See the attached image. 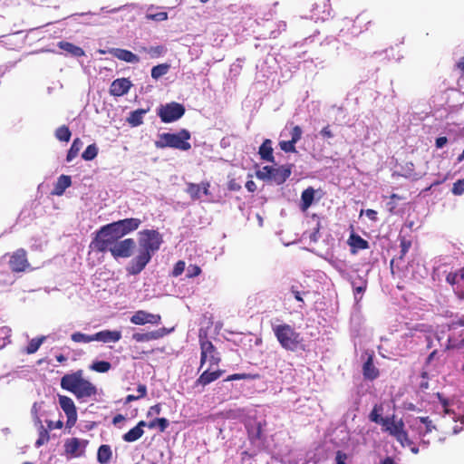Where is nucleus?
<instances>
[{"instance_id":"nucleus-27","label":"nucleus","mask_w":464,"mask_h":464,"mask_svg":"<svg viewBox=\"0 0 464 464\" xmlns=\"http://www.w3.org/2000/svg\"><path fill=\"white\" fill-rule=\"evenodd\" d=\"M112 458V451L110 445L102 444L99 447L97 451V461L100 464H108Z\"/></svg>"},{"instance_id":"nucleus-55","label":"nucleus","mask_w":464,"mask_h":464,"mask_svg":"<svg viewBox=\"0 0 464 464\" xmlns=\"http://www.w3.org/2000/svg\"><path fill=\"white\" fill-rule=\"evenodd\" d=\"M161 411V406L160 403H157L153 406H151L150 409H149V411H148V416L150 415H153V414H160Z\"/></svg>"},{"instance_id":"nucleus-61","label":"nucleus","mask_w":464,"mask_h":464,"mask_svg":"<svg viewBox=\"0 0 464 464\" xmlns=\"http://www.w3.org/2000/svg\"><path fill=\"white\" fill-rule=\"evenodd\" d=\"M366 213V216L372 219V220H376L377 219V212L373 209H367L365 211Z\"/></svg>"},{"instance_id":"nucleus-1","label":"nucleus","mask_w":464,"mask_h":464,"mask_svg":"<svg viewBox=\"0 0 464 464\" xmlns=\"http://www.w3.org/2000/svg\"><path fill=\"white\" fill-rule=\"evenodd\" d=\"M140 223V219L130 218L102 226L96 231L90 243V248L99 253L111 252L119 239L138 229Z\"/></svg>"},{"instance_id":"nucleus-44","label":"nucleus","mask_w":464,"mask_h":464,"mask_svg":"<svg viewBox=\"0 0 464 464\" xmlns=\"http://www.w3.org/2000/svg\"><path fill=\"white\" fill-rule=\"evenodd\" d=\"M186 191L192 199H198L200 198L201 186L199 184L188 183Z\"/></svg>"},{"instance_id":"nucleus-10","label":"nucleus","mask_w":464,"mask_h":464,"mask_svg":"<svg viewBox=\"0 0 464 464\" xmlns=\"http://www.w3.org/2000/svg\"><path fill=\"white\" fill-rule=\"evenodd\" d=\"M9 267L14 273L24 272L29 266L30 263L27 259V253L24 248L15 250L9 258Z\"/></svg>"},{"instance_id":"nucleus-56","label":"nucleus","mask_w":464,"mask_h":464,"mask_svg":"<svg viewBox=\"0 0 464 464\" xmlns=\"http://www.w3.org/2000/svg\"><path fill=\"white\" fill-rule=\"evenodd\" d=\"M448 142L447 137H439L436 139L435 145L438 149L444 147Z\"/></svg>"},{"instance_id":"nucleus-38","label":"nucleus","mask_w":464,"mask_h":464,"mask_svg":"<svg viewBox=\"0 0 464 464\" xmlns=\"http://www.w3.org/2000/svg\"><path fill=\"white\" fill-rule=\"evenodd\" d=\"M45 336H41L38 338H33L28 345L25 348V353L27 354H33L37 352V350L40 348L42 343L44 342Z\"/></svg>"},{"instance_id":"nucleus-23","label":"nucleus","mask_w":464,"mask_h":464,"mask_svg":"<svg viewBox=\"0 0 464 464\" xmlns=\"http://www.w3.org/2000/svg\"><path fill=\"white\" fill-rule=\"evenodd\" d=\"M147 425V422L144 420H140L138 424L130 429L128 432L123 434L122 440L125 442H134L140 439L144 434L143 428Z\"/></svg>"},{"instance_id":"nucleus-30","label":"nucleus","mask_w":464,"mask_h":464,"mask_svg":"<svg viewBox=\"0 0 464 464\" xmlns=\"http://www.w3.org/2000/svg\"><path fill=\"white\" fill-rule=\"evenodd\" d=\"M72 185V179L70 176L61 175L54 186L53 194L61 196L64 193L65 189Z\"/></svg>"},{"instance_id":"nucleus-25","label":"nucleus","mask_w":464,"mask_h":464,"mask_svg":"<svg viewBox=\"0 0 464 464\" xmlns=\"http://www.w3.org/2000/svg\"><path fill=\"white\" fill-rule=\"evenodd\" d=\"M138 52L145 55V58L156 59L162 56L167 49L164 45L140 46Z\"/></svg>"},{"instance_id":"nucleus-42","label":"nucleus","mask_w":464,"mask_h":464,"mask_svg":"<svg viewBox=\"0 0 464 464\" xmlns=\"http://www.w3.org/2000/svg\"><path fill=\"white\" fill-rule=\"evenodd\" d=\"M259 378V374H252V373H234L227 376L225 379V382H231L237 380H256Z\"/></svg>"},{"instance_id":"nucleus-45","label":"nucleus","mask_w":464,"mask_h":464,"mask_svg":"<svg viewBox=\"0 0 464 464\" xmlns=\"http://www.w3.org/2000/svg\"><path fill=\"white\" fill-rule=\"evenodd\" d=\"M146 18L148 20L157 21V22H162L168 19V13L161 11L155 14H150L148 13L146 14Z\"/></svg>"},{"instance_id":"nucleus-49","label":"nucleus","mask_w":464,"mask_h":464,"mask_svg":"<svg viewBox=\"0 0 464 464\" xmlns=\"http://www.w3.org/2000/svg\"><path fill=\"white\" fill-rule=\"evenodd\" d=\"M302 134L303 130L300 126L296 125L293 127L291 130V140L296 143L298 140H300Z\"/></svg>"},{"instance_id":"nucleus-64","label":"nucleus","mask_w":464,"mask_h":464,"mask_svg":"<svg viewBox=\"0 0 464 464\" xmlns=\"http://www.w3.org/2000/svg\"><path fill=\"white\" fill-rule=\"evenodd\" d=\"M381 464H396V463L392 457H386L383 460H382Z\"/></svg>"},{"instance_id":"nucleus-5","label":"nucleus","mask_w":464,"mask_h":464,"mask_svg":"<svg viewBox=\"0 0 464 464\" xmlns=\"http://www.w3.org/2000/svg\"><path fill=\"white\" fill-rule=\"evenodd\" d=\"M191 138L190 132L182 129L177 133L164 132L159 136V140L155 141V146L158 149L172 148L179 150H189L191 144L188 140Z\"/></svg>"},{"instance_id":"nucleus-29","label":"nucleus","mask_w":464,"mask_h":464,"mask_svg":"<svg viewBox=\"0 0 464 464\" xmlns=\"http://www.w3.org/2000/svg\"><path fill=\"white\" fill-rule=\"evenodd\" d=\"M58 47L74 57H81L84 55L82 48L69 42L61 41L58 43Z\"/></svg>"},{"instance_id":"nucleus-11","label":"nucleus","mask_w":464,"mask_h":464,"mask_svg":"<svg viewBox=\"0 0 464 464\" xmlns=\"http://www.w3.org/2000/svg\"><path fill=\"white\" fill-rule=\"evenodd\" d=\"M59 404L67 417L66 427L71 429L77 421V410L75 404L70 397L65 395H59Z\"/></svg>"},{"instance_id":"nucleus-32","label":"nucleus","mask_w":464,"mask_h":464,"mask_svg":"<svg viewBox=\"0 0 464 464\" xmlns=\"http://www.w3.org/2000/svg\"><path fill=\"white\" fill-rule=\"evenodd\" d=\"M80 446L81 441L78 438L68 439L64 443L65 453L71 457H78L81 455V453H78Z\"/></svg>"},{"instance_id":"nucleus-33","label":"nucleus","mask_w":464,"mask_h":464,"mask_svg":"<svg viewBox=\"0 0 464 464\" xmlns=\"http://www.w3.org/2000/svg\"><path fill=\"white\" fill-rule=\"evenodd\" d=\"M357 280L360 281V285H357L356 280H353L352 285H353L354 298L357 302H359L362 299V297L358 298L357 295L359 294H363L366 291L367 286H368V282H367V279H365L362 276H358Z\"/></svg>"},{"instance_id":"nucleus-40","label":"nucleus","mask_w":464,"mask_h":464,"mask_svg":"<svg viewBox=\"0 0 464 464\" xmlns=\"http://www.w3.org/2000/svg\"><path fill=\"white\" fill-rule=\"evenodd\" d=\"M169 69V65L167 63H161L152 67L151 69V77L155 80H158L161 76L165 75Z\"/></svg>"},{"instance_id":"nucleus-48","label":"nucleus","mask_w":464,"mask_h":464,"mask_svg":"<svg viewBox=\"0 0 464 464\" xmlns=\"http://www.w3.org/2000/svg\"><path fill=\"white\" fill-rule=\"evenodd\" d=\"M185 266H186V264H185V262L183 260L178 261L174 265L173 270L171 272V276H174V277L179 276L184 272Z\"/></svg>"},{"instance_id":"nucleus-54","label":"nucleus","mask_w":464,"mask_h":464,"mask_svg":"<svg viewBox=\"0 0 464 464\" xmlns=\"http://www.w3.org/2000/svg\"><path fill=\"white\" fill-rule=\"evenodd\" d=\"M320 134L324 137V138H333L334 137V133L332 132L331 129H330V126L327 125L325 127H324L321 131H320Z\"/></svg>"},{"instance_id":"nucleus-62","label":"nucleus","mask_w":464,"mask_h":464,"mask_svg":"<svg viewBox=\"0 0 464 464\" xmlns=\"http://www.w3.org/2000/svg\"><path fill=\"white\" fill-rule=\"evenodd\" d=\"M291 291L294 294L295 298L296 301L303 302V298L301 296V293L298 290H296L295 288V286H292Z\"/></svg>"},{"instance_id":"nucleus-17","label":"nucleus","mask_w":464,"mask_h":464,"mask_svg":"<svg viewBox=\"0 0 464 464\" xmlns=\"http://www.w3.org/2000/svg\"><path fill=\"white\" fill-rule=\"evenodd\" d=\"M347 244L350 246L352 255H356L358 251L370 247L369 242L354 232H352L349 236Z\"/></svg>"},{"instance_id":"nucleus-31","label":"nucleus","mask_w":464,"mask_h":464,"mask_svg":"<svg viewBox=\"0 0 464 464\" xmlns=\"http://www.w3.org/2000/svg\"><path fill=\"white\" fill-rule=\"evenodd\" d=\"M149 111V109H138L130 111L127 121L132 126L137 127L143 123V116Z\"/></svg>"},{"instance_id":"nucleus-6","label":"nucleus","mask_w":464,"mask_h":464,"mask_svg":"<svg viewBox=\"0 0 464 464\" xmlns=\"http://www.w3.org/2000/svg\"><path fill=\"white\" fill-rule=\"evenodd\" d=\"M382 430L387 432L395 438L402 447L411 446L412 441L409 439L408 433L404 429V422L401 419L397 420L395 415L385 417L382 421Z\"/></svg>"},{"instance_id":"nucleus-12","label":"nucleus","mask_w":464,"mask_h":464,"mask_svg":"<svg viewBox=\"0 0 464 464\" xmlns=\"http://www.w3.org/2000/svg\"><path fill=\"white\" fill-rule=\"evenodd\" d=\"M136 243L133 238H126L118 240L117 243L111 249V254L114 258L130 257L132 255Z\"/></svg>"},{"instance_id":"nucleus-52","label":"nucleus","mask_w":464,"mask_h":464,"mask_svg":"<svg viewBox=\"0 0 464 464\" xmlns=\"http://www.w3.org/2000/svg\"><path fill=\"white\" fill-rule=\"evenodd\" d=\"M47 427L50 430L54 429H62L63 427V422L62 420L53 421V420H46Z\"/></svg>"},{"instance_id":"nucleus-35","label":"nucleus","mask_w":464,"mask_h":464,"mask_svg":"<svg viewBox=\"0 0 464 464\" xmlns=\"http://www.w3.org/2000/svg\"><path fill=\"white\" fill-rule=\"evenodd\" d=\"M382 411L383 408L382 404H375L369 414L370 420L381 425L385 419V417H382Z\"/></svg>"},{"instance_id":"nucleus-47","label":"nucleus","mask_w":464,"mask_h":464,"mask_svg":"<svg viewBox=\"0 0 464 464\" xmlns=\"http://www.w3.org/2000/svg\"><path fill=\"white\" fill-rule=\"evenodd\" d=\"M202 270L198 265H189L187 268L188 278H194L201 274Z\"/></svg>"},{"instance_id":"nucleus-9","label":"nucleus","mask_w":464,"mask_h":464,"mask_svg":"<svg viewBox=\"0 0 464 464\" xmlns=\"http://www.w3.org/2000/svg\"><path fill=\"white\" fill-rule=\"evenodd\" d=\"M185 107L179 102H169L165 105H161L158 109V115L161 121L164 123H169L178 121L185 114Z\"/></svg>"},{"instance_id":"nucleus-59","label":"nucleus","mask_w":464,"mask_h":464,"mask_svg":"<svg viewBox=\"0 0 464 464\" xmlns=\"http://www.w3.org/2000/svg\"><path fill=\"white\" fill-rule=\"evenodd\" d=\"M246 188L249 192H255L256 190V184L254 180H247L246 183Z\"/></svg>"},{"instance_id":"nucleus-34","label":"nucleus","mask_w":464,"mask_h":464,"mask_svg":"<svg viewBox=\"0 0 464 464\" xmlns=\"http://www.w3.org/2000/svg\"><path fill=\"white\" fill-rule=\"evenodd\" d=\"M82 147V141L76 138L73 140L71 148L69 149L66 156V160L68 162L72 161L74 158H76L79 154V151L81 150Z\"/></svg>"},{"instance_id":"nucleus-4","label":"nucleus","mask_w":464,"mask_h":464,"mask_svg":"<svg viewBox=\"0 0 464 464\" xmlns=\"http://www.w3.org/2000/svg\"><path fill=\"white\" fill-rule=\"evenodd\" d=\"M273 332L280 345L290 352L304 351V338L288 324H282L273 327Z\"/></svg>"},{"instance_id":"nucleus-46","label":"nucleus","mask_w":464,"mask_h":464,"mask_svg":"<svg viewBox=\"0 0 464 464\" xmlns=\"http://www.w3.org/2000/svg\"><path fill=\"white\" fill-rule=\"evenodd\" d=\"M280 149L288 153V152H295V142L290 140H282L279 142Z\"/></svg>"},{"instance_id":"nucleus-37","label":"nucleus","mask_w":464,"mask_h":464,"mask_svg":"<svg viewBox=\"0 0 464 464\" xmlns=\"http://www.w3.org/2000/svg\"><path fill=\"white\" fill-rule=\"evenodd\" d=\"M169 422L166 418H156L147 423V427L150 429H154L156 427L159 428L160 432H164L166 429L169 427Z\"/></svg>"},{"instance_id":"nucleus-53","label":"nucleus","mask_w":464,"mask_h":464,"mask_svg":"<svg viewBox=\"0 0 464 464\" xmlns=\"http://www.w3.org/2000/svg\"><path fill=\"white\" fill-rule=\"evenodd\" d=\"M401 255L404 256L408 250L410 249L411 246V242L410 240H406L405 238L401 239Z\"/></svg>"},{"instance_id":"nucleus-58","label":"nucleus","mask_w":464,"mask_h":464,"mask_svg":"<svg viewBox=\"0 0 464 464\" xmlns=\"http://www.w3.org/2000/svg\"><path fill=\"white\" fill-rule=\"evenodd\" d=\"M456 68L459 71L460 75L464 77V57H461L456 63Z\"/></svg>"},{"instance_id":"nucleus-16","label":"nucleus","mask_w":464,"mask_h":464,"mask_svg":"<svg viewBox=\"0 0 464 464\" xmlns=\"http://www.w3.org/2000/svg\"><path fill=\"white\" fill-rule=\"evenodd\" d=\"M131 86V82L127 78L116 79L110 86V94L117 97L122 96L130 91Z\"/></svg>"},{"instance_id":"nucleus-39","label":"nucleus","mask_w":464,"mask_h":464,"mask_svg":"<svg viewBox=\"0 0 464 464\" xmlns=\"http://www.w3.org/2000/svg\"><path fill=\"white\" fill-rule=\"evenodd\" d=\"M72 136V132L66 125H62L55 130V137L61 141H69Z\"/></svg>"},{"instance_id":"nucleus-13","label":"nucleus","mask_w":464,"mask_h":464,"mask_svg":"<svg viewBox=\"0 0 464 464\" xmlns=\"http://www.w3.org/2000/svg\"><path fill=\"white\" fill-rule=\"evenodd\" d=\"M446 282L453 287L454 293L459 299H464V268L449 273Z\"/></svg>"},{"instance_id":"nucleus-28","label":"nucleus","mask_w":464,"mask_h":464,"mask_svg":"<svg viewBox=\"0 0 464 464\" xmlns=\"http://www.w3.org/2000/svg\"><path fill=\"white\" fill-rule=\"evenodd\" d=\"M314 189L312 187L307 188L302 192L300 208L302 211L307 210L314 202Z\"/></svg>"},{"instance_id":"nucleus-26","label":"nucleus","mask_w":464,"mask_h":464,"mask_svg":"<svg viewBox=\"0 0 464 464\" xmlns=\"http://www.w3.org/2000/svg\"><path fill=\"white\" fill-rule=\"evenodd\" d=\"M273 147H272V140L269 139H266L258 150V154L260 155V158L263 160L274 163L275 162V157L273 155Z\"/></svg>"},{"instance_id":"nucleus-21","label":"nucleus","mask_w":464,"mask_h":464,"mask_svg":"<svg viewBox=\"0 0 464 464\" xmlns=\"http://www.w3.org/2000/svg\"><path fill=\"white\" fill-rule=\"evenodd\" d=\"M414 426L416 427L420 436H425L436 429L432 420L429 417H417L414 420Z\"/></svg>"},{"instance_id":"nucleus-19","label":"nucleus","mask_w":464,"mask_h":464,"mask_svg":"<svg viewBox=\"0 0 464 464\" xmlns=\"http://www.w3.org/2000/svg\"><path fill=\"white\" fill-rule=\"evenodd\" d=\"M225 373L224 370H216L210 372L208 369L205 370L197 379L195 384L205 387L206 385L217 381Z\"/></svg>"},{"instance_id":"nucleus-15","label":"nucleus","mask_w":464,"mask_h":464,"mask_svg":"<svg viewBox=\"0 0 464 464\" xmlns=\"http://www.w3.org/2000/svg\"><path fill=\"white\" fill-rule=\"evenodd\" d=\"M34 420L35 425L38 427V439L35 441V447L39 448L50 440L49 429L45 428L35 410V404L33 407Z\"/></svg>"},{"instance_id":"nucleus-18","label":"nucleus","mask_w":464,"mask_h":464,"mask_svg":"<svg viewBox=\"0 0 464 464\" xmlns=\"http://www.w3.org/2000/svg\"><path fill=\"white\" fill-rule=\"evenodd\" d=\"M168 333L167 329L163 327L148 333H135L132 334V339L138 343L150 342L162 338Z\"/></svg>"},{"instance_id":"nucleus-57","label":"nucleus","mask_w":464,"mask_h":464,"mask_svg":"<svg viewBox=\"0 0 464 464\" xmlns=\"http://www.w3.org/2000/svg\"><path fill=\"white\" fill-rule=\"evenodd\" d=\"M137 391L139 392V399L143 398L147 395V387L144 384H139L137 387Z\"/></svg>"},{"instance_id":"nucleus-63","label":"nucleus","mask_w":464,"mask_h":464,"mask_svg":"<svg viewBox=\"0 0 464 464\" xmlns=\"http://www.w3.org/2000/svg\"><path fill=\"white\" fill-rule=\"evenodd\" d=\"M137 400H139L138 396L133 395V394H129V395L126 396L124 403L128 404V403H130V402H131L133 401H137Z\"/></svg>"},{"instance_id":"nucleus-7","label":"nucleus","mask_w":464,"mask_h":464,"mask_svg":"<svg viewBox=\"0 0 464 464\" xmlns=\"http://www.w3.org/2000/svg\"><path fill=\"white\" fill-rule=\"evenodd\" d=\"M291 172V165H282L279 167L264 166L262 169L257 170L256 174L259 179L272 181L276 185H281L290 177Z\"/></svg>"},{"instance_id":"nucleus-36","label":"nucleus","mask_w":464,"mask_h":464,"mask_svg":"<svg viewBox=\"0 0 464 464\" xmlns=\"http://www.w3.org/2000/svg\"><path fill=\"white\" fill-rule=\"evenodd\" d=\"M90 370L100 373H105L111 369V364L106 361H95L90 366Z\"/></svg>"},{"instance_id":"nucleus-14","label":"nucleus","mask_w":464,"mask_h":464,"mask_svg":"<svg viewBox=\"0 0 464 464\" xmlns=\"http://www.w3.org/2000/svg\"><path fill=\"white\" fill-rule=\"evenodd\" d=\"M130 321L136 325H144L146 324L157 325L161 323V316L144 310H138L131 315Z\"/></svg>"},{"instance_id":"nucleus-3","label":"nucleus","mask_w":464,"mask_h":464,"mask_svg":"<svg viewBox=\"0 0 464 464\" xmlns=\"http://www.w3.org/2000/svg\"><path fill=\"white\" fill-rule=\"evenodd\" d=\"M61 387L74 394L78 400L91 398L97 394L96 386L84 379L82 370L63 375L61 379Z\"/></svg>"},{"instance_id":"nucleus-41","label":"nucleus","mask_w":464,"mask_h":464,"mask_svg":"<svg viewBox=\"0 0 464 464\" xmlns=\"http://www.w3.org/2000/svg\"><path fill=\"white\" fill-rule=\"evenodd\" d=\"M71 339L74 343H91V342L94 341L93 334L89 335V334H82L81 332L73 333L71 335Z\"/></svg>"},{"instance_id":"nucleus-20","label":"nucleus","mask_w":464,"mask_h":464,"mask_svg":"<svg viewBox=\"0 0 464 464\" xmlns=\"http://www.w3.org/2000/svg\"><path fill=\"white\" fill-rule=\"evenodd\" d=\"M362 375L365 380L373 381L380 375V372L373 363V355L370 354L362 365Z\"/></svg>"},{"instance_id":"nucleus-2","label":"nucleus","mask_w":464,"mask_h":464,"mask_svg":"<svg viewBox=\"0 0 464 464\" xmlns=\"http://www.w3.org/2000/svg\"><path fill=\"white\" fill-rule=\"evenodd\" d=\"M139 235V254L126 268L128 274L132 276L140 274L145 268L163 242L161 235L154 229L142 230Z\"/></svg>"},{"instance_id":"nucleus-22","label":"nucleus","mask_w":464,"mask_h":464,"mask_svg":"<svg viewBox=\"0 0 464 464\" xmlns=\"http://www.w3.org/2000/svg\"><path fill=\"white\" fill-rule=\"evenodd\" d=\"M110 53L115 58L126 63H137L140 62L138 55L126 49L113 48L110 51Z\"/></svg>"},{"instance_id":"nucleus-24","label":"nucleus","mask_w":464,"mask_h":464,"mask_svg":"<svg viewBox=\"0 0 464 464\" xmlns=\"http://www.w3.org/2000/svg\"><path fill=\"white\" fill-rule=\"evenodd\" d=\"M94 341L102 343H116L121 340V333L120 331L103 330L93 334Z\"/></svg>"},{"instance_id":"nucleus-50","label":"nucleus","mask_w":464,"mask_h":464,"mask_svg":"<svg viewBox=\"0 0 464 464\" xmlns=\"http://www.w3.org/2000/svg\"><path fill=\"white\" fill-rule=\"evenodd\" d=\"M451 191L454 195H461L464 193V185L460 182V180H457L453 183Z\"/></svg>"},{"instance_id":"nucleus-60","label":"nucleus","mask_w":464,"mask_h":464,"mask_svg":"<svg viewBox=\"0 0 464 464\" xmlns=\"http://www.w3.org/2000/svg\"><path fill=\"white\" fill-rule=\"evenodd\" d=\"M228 188L232 191H237L241 188V186L237 184L235 180H231L228 183Z\"/></svg>"},{"instance_id":"nucleus-43","label":"nucleus","mask_w":464,"mask_h":464,"mask_svg":"<svg viewBox=\"0 0 464 464\" xmlns=\"http://www.w3.org/2000/svg\"><path fill=\"white\" fill-rule=\"evenodd\" d=\"M97 154H98V148H97L96 144L93 143V144L87 146V148L82 154V158L84 160H92L93 159L96 158Z\"/></svg>"},{"instance_id":"nucleus-8","label":"nucleus","mask_w":464,"mask_h":464,"mask_svg":"<svg viewBox=\"0 0 464 464\" xmlns=\"http://www.w3.org/2000/svg\"><path fill=\"white\" fill-rule=\"evenodd\" d=\"M199 345H200V365L198 371L203 365L208 361L209 366L218 365L221 362V357L217 348L214 346L212 342L208 340L207 336L199 334Z\"/></svg>"},{"instance_id":"nucleus-51","label":"nucleus","mask_w":464,"mask_h":464,"mask_svg":"<svg viewBox=\"0 0 464 464\" xmlns=\"http://www.w3.org/2000/svg\"><path fill=\"white\" fill-rule=\"evenodd\" d=\"M347 454L342 450H337L335 454L336 464H346Z\"/></svg>"}]
</instances>
